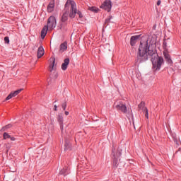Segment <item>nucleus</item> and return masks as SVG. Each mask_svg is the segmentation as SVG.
<instances>
[{
    "label": "nucleus",
    "instance_id": "f257e3e1",
    "mask_svg": "<svg viewBox=\"0 0 181 181\" xmlns=\"http://www.w3.org/2000/svg\"><path fill=\"white\" fill-rule=\"evenodd\" d=\"M150 57H152L153 70L154 71H159L163 64V57L158 56L156 51L148 46V41L144 43L141 42L139 47L137 60L140 63H144Z\"/></svg>",
    "mask_w": 181,
    "mask_h": 181
},
{
    "label": "nucleus",
    "instance_id": "f03ea898",
    "mask_svg": "<svg viewBox=\"0 0 181 181\" xmlns=\"http://www.w3.org/2000/svg\"><path fill=\"white\" fill-rule=\"evenodd\" d=\"M76 15H77V4L73 0H67L61 18L60 29L65 28L69 16V18H76Z\"/></svg>",
    "mask_w": 181,
    "mask_h": 181
},
{
    "label": "nucleus",
    "instance_id": "7ed1b4c3",
    "mask_svg": "<svg viewBox=\"0 0 181 181\" xmlns=\"http://www.w3.org/2000/svg\"><path fill=\"white\" fill-rule=\"evenodd\" d=\"M57 25V22L56 21V17H54V16H51L50 17H49L46 26H47L49 30H52V29H54Z\"/></svg>",
    "mask_w": 181,
    "mask_h": 181
},
{
    "label": "nucleus",
    "instance_id": "20e7f679",
    "mask_svg": "<svg viewBox=\"0 0 181 181\" xmlns=\"http://www.w3.org/2000/svg\"><path fill=\"white\" fill-rule=\"evenodd\" d=\"M115 108L117 109V111H121L123 114H127V112H128L127 105L122 102H119V104L116 105Z\"/></svg>",
    "mask_w": 181,
    "mask_h": 181
},
{
    "label": "nucleus",
    "instance_id": "39448f33",
    "mask_svg": "<svg viewBox=\"0 0 181 181\" xmlns=\"http://www.w3.org/2000/svg\"><path fill=\"white\" fill-rule=\"evenodd\" d=\"M101 9H104L105 11H107V12H110L111 11V8H112V4L111 3V1L106 0L103 2V4L100 6Z\"/></svg>",
    "mask_w": 181,
    "mask_h": 181
},
{
    "label": "nucleus",
    "instance_id": "423d86ee",
    "mask_svg": "<svg viewBox=\"0 0 181 181\" xmlns=\"http://www.w3.org/2000/svg\"><path fill=\"white\" fill-rule=\"evenodd\" d=\"M23 89H18L13 93H11L6 98V100L8 101V100H11V98H13V97H16V95H18V94H19L21 93V91H22Z\"/></svg>",
    "mask_w": 181,
    "mask_h": 181
},
{
    "label": "nucleus",
    "instance_id": "0eeeda50",
    "mask_svg": "<svg viewBox=\"0 0 181 181\" xmlns=\"http://www.w3.org/2000/svg\"><path fill=\"white\" fill-rule=\"evenodd\" d=\"M112 156L114 158L113 163H112L113 168H118V158L115 157V148L112 149Z\"/></svg>",
    "mask_w": 181,
    "mask_h": 181
},
{
    "label": "nucleus",
    "instance_id": "6e6552de",
    "mask_svg": "<svg viewBox=\"0 0 181 181\" xmlns=\"http://www.w3.org/2000/svg\"><path fill=\"white\" fill-rule=\"evenodd\" d=\"M47 11L49 13L54 11V0L50 1L47 7Z\"/></svg>",
    "mask_w": 181,
    "mask_h": 181
},
{
    "label": "nucleus",
    "instance_id": "1a4fd4ad",
    "mask_svg": "<svg viewBox=\"0 0 181 181\" xmlns=\"http://www.w3.org/2000/svg\"><path fill=\"white\" fill-rule=\"evenodd\" d=\"M163 56L168 64H172V63H173V62L172 61V59L170 58V54H169V53H168V52H164Z\"/></svg>",
    "mask_w": 181,
    "mask_h": 181
},
{
    "label": "nucleus",
    "instance_id": "9d476101",
    "mask_svg": "<svg viewBox=\"0 0 181 181\" xmlns=\"http://www.w3.org/2000/svg\"><path fill=\"white\" fill-rule=\"evenodd\" d=\"M70 64V59L66 58L64 60V63L62 64V69L64 71L67 70V67L69 64Z\"/></svg>",
    "mask_w": 181,
    "mask_h": 181
},
{
    "label": "nucleus",
    "instance_id": "9b49d317",
    "mask_svg": "<svg viewBox=\"0 0 181 181\" xmlns=\"http://www.w3.org/2000/svg\"><path fill=\"white\" fill-rule=\"evenodd\" d=\"M141 37V35H134L131 37L130 39V45L131 46H135V44L136 43V40Z\"/></svg>",
    "mask_w": 181,
    "mask_h": 181
},
{
    "label": "nucleus",
    "instance_id": "f8f14e48",
    "mask_svg": "<svg viewBox=\"0 0 181 181\" xmlns=\"http://www.w3.org/2000/svg\"><path fill=\"white\" fill-rule=\"evenodd\" d=\"M45 54V49L42 46L38 47L37 49V59H40Z\"/></svg>",
    "mask_w": 181,
    "mask_h": 181
},
{
    "label": "nucleus",
    "instance_id": "ddd939ff",
    "mask_svg": "<svg viewBox=\"0 0 181 181\" xmlns=\"http://www.w3.org/2000/svg\"><path fill=\"white\" fill-rule=\"evenodd\" d=\"M57 122L59 124L61 131H63V129H64V127H63V115H59L57 116Z\"/></svg>",
    "mask_w": 181,
    "mask_h": 181
},
{
    "label": "nucleus",
    "instance_id": "4468645a",
    "mask_svg": "<svg viewBox=\"0 0 181 181\" xmlns=\"http://www.w3.org/2000/svg\"><path fill=\"white\" fill-rule=\"evenodd\" d=\"M47 30H49V27L47 25H45L41 30V37L43 39L44 37H46V35H47Z\"/></svg>",
    "mask_w": 181,
    "mask_h": 181
},
{
    "label": "nucleus",
    "instance_id": "2eb2a0df",
    "mask_svg": "<svg viewBox=\"0 0 181 181\" xmlns=\"http://www.w3.org/2000/svg\"><path fill=\"white\" fill-rule=\"evenodd\" d=\"M65 50H67V42H64L59 46L60 53H63V52H65Z\"/></svg>",
    "mask_w": 181,
    "mask_h": 181
},
{
    "label": "nucleus",
    "instance_id": "dca6fc26",
    "mask_svg": "<svg viewBox=\"0 0 181 181\" xmlns=\"http://www.w3.org/2000/svg\"><path fill=\"white\" fill-rule=\"evenodd\" d=\"M139 111H146L148 108L145 107V103L141 102L139 105H138Z\"/></svg>",
    "mask_w": 181,
    "mask_h": 181
},
{
    "label": "nucleus",
    "instance_id": "f3484780",
    "mask_svg": "<svg viewBox=\"0 0 181 181\" xmlns=\"http://www.w3.org/2000/svg\"><path fill=\"white\" fill-rule=\"evenodd\" d=\"M88 11H90V12H93L94 13H98V12H100V8L95 6H91L88 7Z\"/></svg>",
    "mask_w": 181,
    "mask_h": 181
},
{
    "label": "nucleus",
    "instance_id": "a211bd4d",
    "mask_svg": "<svg viewBox=\"0 0 181 181\" xmlns=\"http://www.w3.org/2000/svg\"><path fill=\"white\" fill-rule=\"evenodd\" d=\"M50 61L52 62V64L49 65L50 71H53L54 69V63H56V59L54 57L50 58Z\"/></svg>",
    "mask_w": 181,
    "mask_h": 181
},
{
    "label": "nucleus",
    "instance_id": "6ab92c4d",
    "mask_svg": "<svg viewBox=\"0 0 181 181\" xmlns=\"http://www.w3.org/2000/svg\"><path fill=\"white\" fill-rule=\"evenodd\" d=\"M168 43H169V40H165L163 44V47L165 50H168Z\"/></svg>",
    "mask_w": 181,
    "mask_h": 181
},
{
    "label": "nucleus",
    "instance_id": "aec40b11",
    "mask_svg": "<svg viewBox=\"0 0 181 181\" xmlns=\"http://www.w3.org/2000/svg\"><path fill=\"white\" fill-rule=\"evenodd\" d=\"M59 175H69V171H68L67 169L64 168V169H62V170H60Z\"/></svg>",
    "mask_w": 181,
    "mask_h": 181
},
{
    "label": "nucleus",
    "instance_id": "412c9836",
    "mask_svg": "<svg viewBox=\"0 0 181 181\" xmlns=\"http://www.w3.org/2000/svg\"><path fill=\"white\" fill-rule=\"evenodd\" d=\"M3 138L4 139H9V138H11V135H9V134H8L7 132H4L3 134Z\"/></svg>",
    "mask_w": 181,
    "mask_h": 181
},
{
    "label": "nucleus",
    "instance_id": "4be33fe9",
    "mask_svg": "<svg viewBox=\"0 0 181 181\" xmlns=\"http://www.w3.org/2000/svg\"><path fill=\"white\" fill-rule=\"evenodd\" d=\"M121 155H122V151L121 150H118L117 153H115V157L116 158H119V156H121Z\"/></svg>",
    "mask_w": 181,
    "mask_h": 181
},
{
    "label": "nucleus",
    "instance_id": "5701e85b",
    "mask_svg": "<svg viewBox=\"0 0 181 181\" xmlns=\"http://www.w3.org/2000/svg\"><path fill=\"white\" fill-rule=\"evenodd\" d=\"M66 107H67V103L66 102H64L62 104V107L63 108L64 111H66Z\"/></svg>",
    "mask_w": 181,
    "mask_h": 181
},
{
    "label": "nucleus",
    "instance_id": "b1692460",
    "mask_svg": "<svg viewBox=\"0 0 181 181\" xmlns=\"http://www.w3.org/2000/svg\"><path fill=\"white\" fill-rule=\"evenodd\" d=\"M64 146H65L64 150H65V151H67V149H69V148H70V144L66 142L65 144H64Z\"/></svg>",
    "mask_w": 181,
    "mask_h": 181
},
{
    "label": "nucleus",
    "instance_id": "393cba45",
    "mask_svg": "<svg viewBox=\"0 0 181 181\" xmlns=\"http://www.w3.org/2000/svg\"><path fill=\"white\" fill-rule=\"evenodd\" d=\"M76 13L77 15H78L79 18H83V13H81V11H78L77 8H76Z\"/></svg>",
    "mask_w": 181,
    "mask_h": 181
},
{
    "label": "nucleus",
    "instance_id": "a878e982",
    "mask_svg": "<svg viewBox=\"0 0 181 181\" xmlns=\"http://www.w3.org/2000/svg\"><path fill=\"white\" fill-rule=\"evenodd\" d=\"M4 42L5 43H7V45H9V37H5Z\"/></svg>",
    "mask_w": 181,
    "mask_h": 181
},
{
    "label": "nucleus",
    "instance_id": "bb28decb",
    "mask_svg": "<svg viewBox=\"0 0 181 181\" xmlns=\"http://www.w3.org/2000/svg\"><path fill=\"white\" fill-rule=\"evenodd\" d=\"M146 113H145V117L146 118H149V113L148 112V109H146V111H144Z\"/></svg>",
    "mask_w": 181,
    "mask_h": 181
},
{
    "label": "nucleus",
    "instance_id": "cd10ccee",
    "mask_svg": "<svg viewBox=\"0 0 181 181\" xmlns=\"http://www.w3.org/2000/svg\"><path fill=\"white\" fill-rule=\"evenodd\" d=\"M11 127H12V125L8 124V125H6V127H3V129H8V128H11Z\"/></svg>",
    "mask_w": 181,
    "mask_h": 181
},
{
    "label": "nucleus",
    "instance_id": "c85d7f7f",
    "mask_svg": "<svg viewBox=\"0 0 181 181\" xmlns=\"http://www.w3.org/2000/svg\"><path fill=\"white\" fill-rule=\"evenodd\" d=\"M9 139H11V141H16V139L15 137L11 136H10Z\"/></svg>",
    "mask_w": 181,
    "mask_h": 181
},
{
    "label": "nucleus",
    "instance_id": "c756f323",
    "mask_svg": "<svg viewBox=\"0 0 181 181\" xmlns=\"http://www.w3.org/2000/svg\"><path fill=\"white\" fill-rule=\"evenodd\" d=\"M54 111H57V105H54Z\"/></svg>",
    "mask_w": 181,
    "mask_h": 181
},
{
    "label": "nucleus",
    "instance_id": "7c9ffc66",
    "mask_svg": "<svg viewBox=\"0 0 181 181\" xmlns=\"http://www.w3.org/2000/svg\"><path fill=\"white\" fill-rule=\"evenodd\" d=\"M160 4H161L160 0H158V1H157V5H158V6H159V5H160Z\"/></svg>",
    "mask_w": 181,
    "mask_h": 181
},
{
    "label": "nucleus",
    "instance_id": "2f4dec72",
    "mask_svg": "<svg viewBox=\"0 0 181 181\" xmlns=\"http://www.w3.org/2000/svg\"><path fill=\"white\" fill-rule=\"evenodd\" d=\"M65 115H69V112L65 111Z\"/></svg>",
    "mask_w": 181,
    "mask_h": 181
},
{
    "label": "nucleus",
    "instance_id": "473e14b6",
    "mask_svg": "<svg viewBox=\"0 0 181 181\" xmlns=\"http://www.w3.org/2000/svg\"><path fill=\"white\" fill-rule=\"evenodd\" d=\"M106 22H108V20H106Z\"/></svg>",
    "mask_w": 181,
    "mask_h": 181
}]
</instances>
